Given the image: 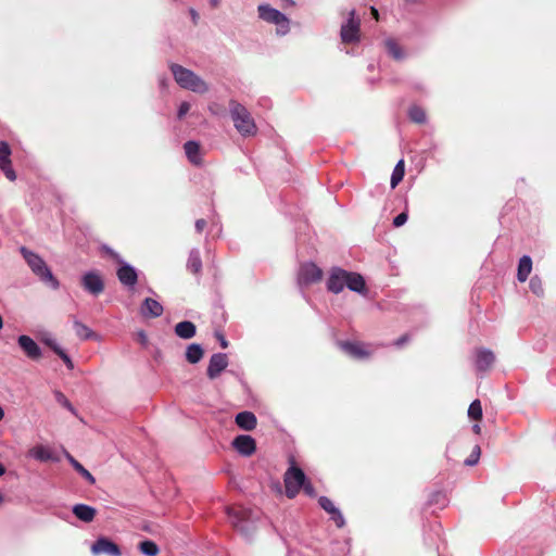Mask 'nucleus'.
Instances as JSON below:
<instances>
[{
	"label": "nucleus",
	"instance_id": "obj_23",
	"mask_svg": "<svg viewBox=\"0 0 556 556\" xmlns=\"http://www.w3.org/2000/svg\"><path fill=\"white\" fill-rule=\"evenodd\" d=\"M72 511L77 519L84 522H91L97 514L96 508L87 504H76L73 506Z\"/></svg>",
	"mask_w": 556,
	"mask_h": 556
},
{
	"label": "nucleus",
	"instance_id": "obj_49",
	"mask_svg": "<svg viewBox=\"0 0 556 556\" xmlns=\"http://www.w3.org/2000/svg\"><path fill=\"white\" fill-rule=\"evenodd\" d=\"M408 340L409 337L407 334H403L394 341V345L397 348H402L406 342H408Z\"/></svg>",
	"mask_w": 556,
	"mask_h": 556
},
{
	"label": "nucleus",
	"instance_id": "obj_18",
	"mask_svg": "<svg viewBox=\"0 0 556 556\" xmlns=\"http://www.w3.org/2000/svg\"><path fill=\"white\" fill-rule=\"evenodd\" d=\"M17 344L25 353V355L30 359H39L42 355L40 346L29 336L21 334L17 338Z\"/></svg>",
	"mask_w": 556,
	"mask_h": 556
},
{
	"label": "nucleus",
	"instance_id": "obj_13",
	"mask_svg": "<svg viewBox=\"0 0 556 556\" xmlns=\"http://www.w3.org/2000/svg\"><path fill=\"white\" fill-rule=\"evenodd\" d=\"M27 456L41 463H59L61 460L60 456L52 448L42 444H37L31 447Z\"/></svg>",
	"mask_w": 556,
	"mask_h": 556
},
{
	"label": "nucleus",
	"instance_id": "obj_38",
	"mask_svg": "<svg viewBox=\"0 0 556 556\" xmlns=\"http://www.w3.org/2000/svg\"><path fill=\"white\" fill-rule=\"evenodd\" d=\"M481 455V448L479 445H475V447L471 451V454L468 458L465 459L464 464L468 467H472L478 464L479 458Z\"/></svg>",
	"mask_w": 556,
	"mask_h": 556
},
{
	"label": "nucleus",
	"instance_id": "obj_1",
	"mask_svg": "<svg viewBox=\"0 0 556 556\" xmlns=\"http://www.w3.org/2000/svg\"><path fill=\"white\" fill-rule=\"evenodd\" d=\"M226 514L232 527L247 540L251 541L256 532L260 510L247 507H227Z\"/></svg>",
	"mask_w": 556,
	"mask_h": 556
},
{
	"label": "nucleus",
	"instance_id": "obj_28",
	"mask_svg": "<svg viewBox=\"0 0 556 556\" xmlns=\"http://www.w3.org/2000/svg\"><path fill=\"white\" fill-rule=\"evenodd\" d=\"M63 453L68 460V463L73 466V468L83 476L90 484L96 483L94 477L87 470L76 458H74L65 448H63Z\"/></svg>",
	"mask_w": 556,
	"mask_h": 556
},
{
	"label": "nucleus",
	"instance_id": "obj_26",
	"mask_svg": "<svg viewBox=\"0 0 556 556\" xmlns=\"http://www.w3.org/2000/svg\"><path fill=\"white\" fill-rule=\"evenodd\" d=\"M185 153L190 161V163L194 165H200L202 162L200 155V144L194 140H189L184 144Z\"/></svg>",
	"mask_w": 556,
	"mask_h": 556
},
{
	"label": "nucleus",
	"instance_id": "obj_54",
	"mask_svg": "<svg viewBox=\"0 0 556 556\" xmlns=\"http://www.w3.org/2000/svg\"><path fill=\"white\" fill-rule=\"evenodd\" d=\"M472 430H473L475 433L479 434L480 431H481V428H480V426L478 424H476V425L472 426Z\"/></svg>",
	"mask_w": 556,
	"mask_h": 556
},
{
	"label": "nucleus",
	"instance_id": "obj_25",
	"mask_svg": "<svg viewBox=\"0 0 556 556\" xmlns=\"http://www.w3.org/2000/svg\"><path fill=\"white\" fill-rule=\"evenodd\" d=\"M340 346L346 354L354 358H364L368 356V352L361 343L344 341L340 342Z\"/></svg>",
	"mask_w": 556,
	"mask_h": 556
},
{
	"label": "nucleus",
	"instance_id": "obj_6",
	"mask_svg": "<svg viewBox=\"0 0 556 556\" xmlns=\"http://www.w3.org/2000/svg\"><path fill=\"white\" fill-rule=\"evenodd\" d=\"M306 480L304 471L300 467L292 465L285 473L286 495L289 498L295 497Z\"/></svg>",
	"mask_w": 556,
	"mask_h": 556
},
{
	"label": "nucleus",
	"instance_id": "obj_9",
	"mask_svg": "<svg viewBox=\"0 0 556 556\" xmlns=\"http://www.w3.org/2000/svg\"><path fill=\"white\" fill-rule=\"evenodd\" d=\"M341 40L344 43H353L359 40V22L355 20V11L350 12V17L341 26Z\"/></svg>",
	"mask_w": 556,
	"mask_h": 556
},
{
	"label": "nucleus",
	"instance_id": "obj_34",
	"mask_svg": "<svg viewBox=\"0 0 556 556\" xmlns=\"http://www.w3.org/2000/svg\"><path fill=\"white\" fill-rule=\"evenodd\" d=\"M404 173H405V169H404V161L403 160H400L394 169H393V173L391 175V180H390V184H391V188L394 189L403 179L404 177Z\"/></svg>",
	"mask_w": 556,
	"mask_h": 556
},
{
	"label": "nucleus",
	"instance_id": "obj_22",
	"mask_svg": "<svg viewBox=\"0 0 556 556\" xmlns=\"http://www.w3.org/2000/svg\"><path fill=\"white\" fill-rule=\"evenodd\" d=\"M236 425L244 430V431H251L255 429L257 425V419L254 413L249 410L240 412L235 417Z\"/></svg>",
	"mask_w": 556,
	"mask_h": 556
},
{
	"label": "nucleus",
	"instance_id": "obj_5",
	"mask_svg": "<svg viewBox=\"0 0 556 556\" xmlns=\"http://www.w3.org/2000/svg\"><path fill=\"white\" fill-rule=\"evenodd\" d=\"M257 13L261 20L277 26L276 34L278 36H285L290 31V20L281 11L267 3H262L257 7Z\"/></svg>",
	"mask_w": 556,
	"mask_h": 556
},
{
	"label": "nucleus",
	"instance_id": "obj_43",
	"mask_svg": "<svg viewBox=\"0 0 556 556\" xmlns=\"http://www.w3.org/2000/svg\"><path fill=\"white\" fill-rule=\"evenodd\" d=\"M407 219H408L407 213L402 212L393 218V226L401 227L407 222Z\"/></svg>",
	"mask_w": 556,
	"mask_h": 556
},
{
	"label": "nucleus",
	"instance_id": "obj_24",
	"mask_svg": "<svg viewBox=\"0 0 556 556\" xmlns=\"http://www.w3.org/2000/svg\"><path fill=\"white\" fill-rule=\"evenodd\" d=\"M174 332L178 338L189 340L195 336L197 327L192 321L184 320L176 324Z\"/></svg>",
	"mask_w": 556,
	"mask_h": 556
},
{
	"label": "nucleus",
	"instance_id": "obj_39",
	"mask_svg": "<svg viewBox=\"0 0 556 556\" xmlns=\"http://www.w3.org/2000/svg\"><path fill=\"white\" fill-rule=\"evenodd\" d=\"M54 397H55V401L60 405H62L63 407H65L70 412L75 413L74 406L72 405V403L68 401V399L61 391H54Z\"/></svg>",
	"mask_w": 556,
	"mask_h": 556
},
{
	"label": "nucleus",
	"instance_id": "obj_56",
	"mask_svg": "<svg viewBox=\"0 0 556 556\" xmlns=\"http://www.w3.org/2000/svg\"><path fill=\"white\" fill-rule=\"evenodd\" d=\"M5 473V467L0 463V477Z\"/></svg>",
	"mask_w": 556,
	"mask_h": 556
},
{
	"label": "nucleus",
	"instance_id": "obj_29",
	"mask_svg": "<svg viewBox=\"0 0 556 556\" xmlns=\"http://www.w3.org/2000/svg\"><path fill=\"white\" fill-rule=\"evenodd\" d=\"M187 269L192 274H200L202 270V260L200 251L197 248L191 249L187 261Z\"/></svg>",
	"mask_w": 556,
	"mask_h": 556
},
{
	"label": "nucleus",
	"instance_id": "obj_50",
	"mask_svg": "<svg viewBox=\"0 0 556 556\" xmlns=\"http://www.w3.org/2000/svg\"><path fill=\"white\" fill-rule=\"evenodd\" d=\"M194 226H195V230L198 232H201L204 229V227L206 226V220L203 218L197 219Z\"/></svg>",
	"mask_w": 556,
	"mask_h": 556
},
{
	"label": "nucleus",
	"instance_id": "obj_55",
	"mask_svg": "<svg viewBox=\"0 0 556 556\" xmlns=\"http://www.w3.org/2000/svg\"><path fill=\"white\" fill-rule=\"evenodd\" d=\"M371 13H372V15H374L376 18H378L379 13H378V10H377L376 8H374V7L371 8Z\"/></svg>",
	"mask_w": 556,
	"mask_h": 556
},
{
	"label": "nucleus",
	"instance_id": "obj_31",
	"mask_svg": "<svg viewBox=\"0 0 556 556\" xmlns=\"http://www.w3.org/2000/svg\"><path fill=\"white\" fill-rule=\"evenodd\" d=\"M204 354V350L201 344L199 343H191L187 346L186 350V359L190 364H198Z\"/></svg>",
	"mask_w": 556,
	"mask_h": 556
},
{
	"label": "nucleus",
	"instance_id": "obj_12",
	"mask_svg": "<svg viewBox=\"0 0 556 556\" xmlns=\"http://www.w3.org/2000/svg\"><path fill=\"white\" fill-rule=\"evenodd\" d=\"M91 552L93 555L105 554L109 556H121L122 551L119 546L110 540L109 538L101 536L91 546Z\"/></svg>",
	"mask_w": 556,
	"mask_h": 556
},
{
	"label": "nucleus",
	"instance_id": "obj_44",
	"mask_svg": "<svg viewBox=\"0 0 556 556\" xmlns=\"http://www.w3.org/2000/svg\"><path fill=\"white\" fill-rule=\"evenodd\" d=\"M304 491V493L306 495H308L309 497H314L316 495V491H315V488L313 486V484L306 480L302 486V489Z\"/></svg>",
	"mask_w": 556,
	"mask_h": 556
},
{
	"label": "nucleus",
	"instance_id": "obj_52",
	"mask_svg": "<svg viewBox=\"0 0 556 556\" xmlns=\"http://www.w3.org/2000/svg\"><path fill=\"white\" fill-rule=\"evenodd\" d=\"M189 13H190V15H191L192 22H193L194 24H197V22H198V20H199V14H198V12H197L194 9H192V8H191V9L189 10Z\"/></svg>",
	"mask_w": 556,
	"mask_h": 556
},
{
	"label": "nucleus",
	"instance_id": "obj_14",
	"mask_svg": "<svg viewBox=\"0 0 556 556\" xmlns=\"http://www.w3.org/2000/svg\"><path fill=\"white\" fill-rule=\"evenodd\" d=\"M346 270L341 267H332L327 280L328 291L338 294L345 288Z\"/></svg>",
	"mask_w": 556,
	"mask_h": 556
},
{
	"label": "nucleus",
	"instance_id": "obj_4",
	"mask_svg": "<svg viewBox=\"0 0 556 556\" xmlns=\"http://www.w3.org/2000/svg\"><path fill=\"white\" fill-rule=\"evenodd\" d=\"M169 68L174 76L175 81L181 88L198 93H205L206 91H208V85L191 70H188L175 63H172L169 65Z\"/></svg>",
	"mask_w": 556,
	"mask_h": 556
},
{
	"label": "nucleus",
	"instance_id": "obj_35",
	"mask_svg": "<svg viewBox=\"0 0 556 556\" xmlns=\"http://www.w3.org/2000/svg\"><path fill=\"white\" fill-rule=\"evenodd\" d=\"M386 48L388 53L394 59V60H402L404 58V53L402 48L397 45V42L393 39H387L386 40Z\"/></svg>",
	"mask_w": 556,
	"mask_h": 556
},
{
	"label": "nucleus",
	"instance_id": "obj_30",
	"mask_svg": "<svg viewBox=\"0 0 556 556\" xmlns=\"http://www.w3.org/2000/svg\"><path fill=\"white\" fill-rule=\"evenodd\" d=\"M72 319L75 333L80 340H90L97 337L87 325L78 320L75 316H73Z\"/></svg>",
	"mask_w": 556,
	"mask_h": 556
},
{
	"label": "nucleus",
	"instance_id": "obj_45",
	"mask_svg": "<svg viewBox=\"0 0 556 556\" xmlns=\"http://www.w3.org/2000/svg\"><path fill=\"white\" fill-rule=\"evenodd\" d=\"M189 110H190V104L186 101L181 102L178 108L177 117L179 119H181L189 112Z\"/></svg>",
	"mask_w": 556,
	"mask_h": 556
},
{
	"label": "nucleus",
	"instance_id": "obj_36",
	"mask_svg": "<svg viewBox=\"0 0 556 556\" xmlns=\"http://www.w3.org/2000/svg\"><path fill=\"white\" fill-rule=\"evenodd\" d=\"M468 416L473 420H480L482 418V406L479 400H475L468 407Z\"/></svg>",
	"mask_w": 556,
	"mask_h": 556
},
{
	"label": "nucleus",
	"instance_id": "obj_19",
	"mask_svg": "<svg viewBox=\"0 0 556 556\" xmlns=\"http://www.w3.org/2000/svg\"><path fill=\"white\" fill-rule=\"evenodd\" d=\"M495 362L494 353L485 348H480L476 350L475 356V367L479 372H484L491 368V366Z\"/></svg>",
	"mask_w": 556,
	"mask_h": 556
},
{
	"label": "nucleus",
	"instance_id": "obj_58",
	"mask_svg": "<svg viewBox=\"0 0 556 556\" xmlns=\"http://www.w3.org/2000/svg\"><path fill=\"white\" fill-rule=\"evenodd\" d=\"M3 502V495L0 493V503Z\"/></svg>",
	"mask_w": 556,
	"mask_h": 556
},
{
	"label": "nucleus",
	"instance_id": "obj_27",
	"mask_svg": "<svg viewBox=\"0 0 556 556\" xmlns=\"http://www.w3.org/2000/svg\"><path fill=\"white\" fill-rule=\"evenodd\" d=\"M532 270V258L529 255L520 257L517 268V279L520 282H525Z\"/></svg>",
	"mask_w": 556,
	"mask_h": 556
},
{
	"label": "nucleus",
	"instance_id": "obj_15",
	"mask_svg": "<svg viewBox=\"0 0 556 556\" xmlns=\"http://www.w3.org/2000/svg\"><path fill=\"white\" fill-rule=\"evenodd\" d=\"M228 366V356L225 353H215L211 356L206 375L210 379L217 378Z\"/></svg>",
	"mask_w": 556,
	"mask_h": 556
},
{
	"label": "nucleus",
	"instance_id": "obj_10",
	"mask_svg": "<svg viewBox=\"0 0 556 556\" xmlns=\"http://www.w3.org/2000/svg\"><path fill=\"white\" fill-rule=\"evenodd\" d=\"M11 148L9 143L4 140L0 141V169L4 174V176L10 180H16V173L12 167L11 162Z\"/></svg>",
	"mask_w": 556,
	"mask_h": 556
},
{
	"label": "nucleus",
	"instance_id": "obj_8",
	"mask_svg": "<svg viewBox=\"0 0 556 556\" xmlns=\"http://www.w3.org/2000/svg\"><path fill=\"white\" fill-rule=\"evenodd\" d=\"M323 277V270L313 262L301 265L298 273V282L302 286H309L318 282Z\"/></svg>",
	"mask_w": 556,
	"mask_h": 556
},
{
	"label": "nucleus",
	"instance_id": "obj_51",
	"mask_svg": "<svg viewBox=\"0 0 556 556\" xmlns=\"http://www.w3.org/2000/svg\"><path fill=\"white\" fill-rule=\"evenodd\" d=\"M168 78L166 76H162L159 78V85L161 87V89H165L168 85Z\"/></svg>",
	"mask_w": 556,
	"mask_h": 556
},
{
	"label": "nucleus",
	"instance_id": "obj_16",
	"mask_svg": "<svg viewBox=\"0 0 556 556\" xmlns=\"http://www.w3.org/2000/svg\"><path fill=\"white\" fill-rule=\"evenodd\" d=\"M233 448L242 456L248 457L256 451V442L249 434H239L232 441Z\"/></svg>",
	"mask_w": 556,
	"mask_h": 556
},
{
	"label": "nucleus",
	"instance_id": "obj_20",
	"mask_svg": "<svg viewBox=\"0 0 556 556\" xmlns=\"http://www.w3.org/2000/svg\"><path fill=\"white\" fill-rule=\"evenodd\" d=\"M163 312V305L152 298H146L140 306V314L144 318H157Z\"/></svg>",
	"mask_w": 556,
	"mask_h": 556
},
{
	"label": "nucleus",
	"instance_id": "obj_32",
	"mask_svg": "<svg viewBox=\"0 0 556 556\" xmlns=\"http://www.w3.org/2000/svg\"><path fill=\"white\" fill-rule=\"evenodd\" d=\"M138 549L144 556H156L160 553L157 544L152 540H143L138 544Z\"/></svg>",
	"mask_w": 556,
	"mask_h": 556
},
{
	"label": "nucleus",
	"instance_id": "obj_48",
	"mask_svg": "<svg viewBox=\"0 0 556 556\" xmlns=\"http://www.w3.org/2000/svg\"><path fill=\"white\" fill-rule=\"evenodd\" d=\"M217 340L219 341V344L223 349H227L228 348V341L227 339L225 338V336L222 333V332H216L215 333Z\"/></svg>",
	"mask_w": 556,
	"mask_h": 556
},
{
	"label": "nucleus",
	"instance_id": "obj_33",
	"mask_svg": "<svg viewBox=\"0 0 556 556\" xmlns=\"http://www.w3.org/2000/svg\"><path fill=\"white\" fill-rule=\"evenodd\" d=\"M408 117L412 122L417 124H425L427 122L426 112L419 105H412L408 109Z\"/></svg>",
	"mask_w": 556,
	"mask_h": 556
},
{
	"label": "nucleus",
	"instance_id": "obj_41",
	"mask_svg": "<svg viewBox=\"0 0 556 556\" xmlns=\"http://www.w3.org/2000/svg\"><path fill=\"white\" fill-rule=\"evenodd\" d=\"M101 251L104 252L106 255H109L114 261H116L118 264L123 261L121 255L106 244H103L101 247Z\"/></svg>",
	"mask_w": 556,
	"mask_h": 556
},
{
	"label": "nucleus",
	"instance_id": "obj_7",
	"mask_svg": "<svg viewBox=\"0 0 556 556\" xmlns=\"http://www.w3.org/2000/svg\"><path fill=\"white\" fill-rule=\"evenodd\" d=\"M83 289L93 296H99L104 291V280L99 271H86L80 278Z\"/></svg>",
	"mask_w": 556,
	"mask_h": 556
},
{
	"label": "nucleus",
	"instance_id": "obj_46",
	"mask_svg": "<svg viewBox=\"0 0 556 556\" xmlns=\"http://www.w3.org/2000/svg\"><path fill=\"white\" fill-rule=\"evenodd\" d=\"M45 343L58 355V351H63L61 345L54 339H46Z\"/></svg>",
	"mask_w": 556,
	"mask_h": 556
},
{
	"label": "nucleus",
	"instance_id": "obj_3",
	"mask_svg": "<svg viewBox=\"0 0 556 556\" xmlns=\"http://www.w3.org/2000/svg\"><path fill=\"white\" fill-rule=\"evenodd\" d=\"M21 253L25 258L27 265L30 267L31 271L45 285L49 286L53 290H58L60 288L59 280L54 277L51 269L48 267L47 263L43 261L41 256H39L38 254L28 250L25 247L21 248Z\"/></svg>",
	"mask_w": 556,
	"mask_h": 556
},
{
	"label": "nucleus",
	"instance_id": "obj_42",
	"mask_svg": "<svg viewBox=\"0 0 556 556\" xmlns=\"http://www.w3.org/2000/svg\"><path fill=\"white\" fill-rule=\"evenodd\" d=\"M58 356L64 362L65 366L70 370L74 369V363H73L72 358L70 357V355L64 350L58 351Z\"/></svg>",
	"mask_w": 556,
	"mask_h": 556
},
{
	"label": "nucleus",
	"instance_id": "obj_53",
	"mask_svg": "<svg viewBox=\"0 0 556 556\" xmlns=\"http://www.w3.org/2000/svg\"><path fill=\"white\" fill-rule=\"evenodd\" d=\"M220 3V0H210V4L213 7V8H217Z\"/></svg>",
	"mask_w": 556,
	"mask_h": 556
},
{
	"label": "nucleus",
	"instance_id": "obj_2",
	"mask_svg": "<svg viewBox=\"0 0 556 556\" xmlns=\"http://www.w3.org/2000/svg\"><path fill=\"white\" fill-rule=\"evenodd\" d=\"M229 114L236 130L242 137H253L257 134V126L249 110L237 100L229 101Z\"/></svg>",
	"mask_w": 556,
	"mask_h": 556
},
{
	"label": "nucleus",
	"instance_id": "obj_17",
	"mask_svg": "<svg viewBox=\"0 0 556 556\" xmlns=\"http://www.w3.org/2000/svg\"><path fill=\"white\" fill-rule=\"evenodd\" d=\"M319 506L330 515V519L336 523L338 528L345 526V519L341 510L333 504V502L327 496H320L318 498Z\"/></svg>",
	"mask_w": 556,
	"mask_h": 556
},
{
	"label": "nucleus",
	"instance_id": "obj_11",
	"mask_svg": "<svg viewBox=\"0 0 556 556\" xmlns=\"http://www.w3.org/2000/svg\"><path fill=\"white\" fill-rule=\"evenodd\" d=\"M116 276L118 281L127 288H134L138 281L137 269L124 260L119 263Z\"/></svg>",
	"mask_w": 556,
	"mask_h": 556
},
{
	"label": "nucleus",
	"instance_id": "obj_47",
	"mask_svg": "<svg viewBox=\"0 0 556 556\" xmlns=\"http://www.w3.org/2000/svg\"><path fill=\"white\" fill-rule=\"evenodd\" d=\"M137 339L139 341V343L143 346V348H147L148 344H149V339H148V336L144 330H139L137 332Z\"/></svg>",
	"mask_w": 556,
	"mask_h": 556
},
{
	"label": "nucleus",
	"instance_id": "obj_37",
	"mask_svg": "<svg viewBox=\"0 0 556 556\" xmlns=\"http://www.w3.org/2000/svg\"><path fill=\"white\" fill-rule=\"evenodd\" d=\"M529 288L538 296H541L544 293L542 280L536 275L531 277L530 282H529Z\"/></svg>",
	"mask_w": 556,
	"mask_h": 556
},
{
	"label": "nucleus",
	"instance_id": "obj_57",
	"mask_svg": "<svg viewBox=\"0 0 556 556\" xmlns=\"http://www.w3.org/2000/svg\"><path fill=\"white\" fill-rule=\"evenodd\" d=\"M4 417V410L3 408L0 406V421L3 419Z\"/></svg>",
	"mask_w": 556,
	"mask_h": 556
},
{
	"label": "nucleus",
	"instance_id": "obj_21",
	"mask_svg": "<svg viewBox=\"0 0 556 556\" xmlns=\"http://www.w3.org/2000/svg\"><path fill=\"white\" fill-rule=\"evenodd\" d=\"M345 287L349 290L356 292L358 294H366V292H367L366 282H365L364 277L361 274L355 273V271L346 270Z\"/></svg>",
	"mask_w": 556,
	"mask_h": 556
},
{
	"label": "nucleus",
	"instance_id": "obj_40",
	"mask_svg": "<svg viewBox=\"0 0 556 556\" xmlns=\"http://www.w3.org/2000/svg\"><path fill=\"white\" fill-rule=\"evenodd\" d=\"M445 502H446V497H445V494L442 492L432 493V495L429 500V504L440 505L441 507H443L445 505Z\"/></svg>",
	"mask_w": 556,
	"mask_h": 556
}]
</instances>
